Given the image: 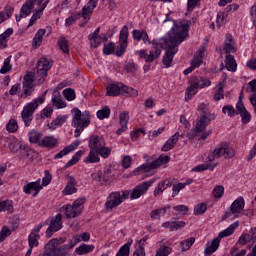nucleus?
Returning <instances> with one entry per match:
<instances>
[{
	"label": "nucleus",
	"instance_id": "nucleus-60",
	"mask_svg": "<svg viewBox=\"0 0 256 256\" xmlns=\"http://www.w3.org/2000/svg\"><path fill=\"white\" fill-rule=\"evenodd\" d=\"M238 115H240V117L242 119V123L244 125H247V123H249L251 121V114L247 110H244V111L238 113Z\"/></svg>",
	"mask_w": 256,
	"mask_h": 256
},
{
	"label": "nucleus",
	"instance_id": "nucleus-25",
	"mask_svg": "<svg viewBox=\"0 0 256 256\" xmlns=\"http://www.w3.org/2000/svg\"><path fill=\"white\" fill-rule=\"evenodd\" d=\"M226 69L229 71L235 72L237 71V61H235V57L231 54H228L225 59Z\"/></svg>",
	"mask_w": 256,
	"mask_h": 256
},
{
	"label": "nucleus",
	"instance_id": "nucleus-20",
	"mask_svg": "<svg viewBox=\"0 0 256 256\" xmlns=\"http://www.w3.org/2000/svg\"><path fill=\"white\" fill-rule=\"evenodd\" d=\"M123 84H109L106 88V94L108 97H117V95H121V91H123Z\"/></svg>",
	"mask_w": 256,
	"mask_h": 256
},
{
	"label": "nucleus",
	"instance_id": "nucleus-38",
	"mask_svg": "<svg viewBox=\"0 0 256 256\" xmlns=\"http://www.w3.org/2000/svg\"><path fill=\"white\" fill-rule=\"evenodd\" d=\"M65 215H66L67 219H75V217H77L78 215H81V214H80V212H78V210H76L74 208V206L67 205L65 208Z\"/></svg>",
	"mask_w": 256,
	"mask_h": 256
},
{
	"label": "nucleus",
	"instance_id": "nucleus-35",
	"mask_svg": "<svg viewBox=\"0 0 256 256\" xmlns=\"http://www.w3.org/2000/svg\"><path fill=\"white\" fill-rule=\"evenodd\" d=\"M45 33H47V30L45 29H39L38 32L36 33L34 39H33V43H34V47H41V43H43V37L45 35Z\"/></svg>",
	"mask_w": 256,
	"mask_h": 256
},
{
	"label": "nucleus",
	"instance_id": "nucleus-37",
	"mask_svg": "<svg viewBox=\"0 0 256 256\" xmlns=\"http://www.w3.org/2000/svg\"><path fill=\"white\" fill-rule=\"evenodd\" d=\"M22 155H26V157L29 159V161H35L37 159V156L39 155L35 150L31 148L23 147L21 150Z\"/></svg>",
	"mask_w": 256,
	"mask_h": 256
},
{
	"label": "nucleus",
	"instance_id": "nucleus-2",
	"mask_svg": "<svg viewBox=\"0 0 256 256\" xmlns=\"http://www.w3.org/2000/svg\"><path fill=\"white\" fill-rule=\"evenodd\" d=\"M132 37L134 41H143V43H149V45L152 44V48H154V52L150 51V53H147V50H138L135 52V55H138L140 59H144L145 63H153V61H157L159 57L161 56V49L157 48V43L155 41L149 40V34H147V31L145 30H133L132 31Z\"/></svg>",
	"mask_w": 256,
	"mask_h": 256
},
{
	"label": "nucleus",
	"instance_id": "nucleus-1",
	"mask_svg": "<svg viewBox=\"0 0 256 256\" xmlns=\"http://www.w3.org/2000/svg\"><path fill=\"white\" fill-rule=\"evenodd\" d=\"M170 23L172 28L167 33V36L158 40V45H160L161 49H165V54L162 58V63L169 69L171 67V63H173V58L179 51V45L188 39L189 37V27H191V21H180L175 22L172 18L169 17V14L166 15V19L164 20V24Z\"/></svg>",
	"mask_w": 256,
	"mask_h": 256
},
{
	"label": "nucleus",
	"instance_id": "nucleus-41",
	"mask_svg": "<svg viewBox=\"0 0 256 256\" xmlns=\"http://www.w3.org/2000/svg\"><path fill=\"white\" fill-rule=\"evenodd\" d=\"M194 243H195V238L191 237V238H188L184 241H181L180 242V247H181L183 252L189 251V249H191V247H193Z\"/></svg>",
	"mask_w": 256,
	"mask_h": 256
},
{
	"label": "nucleus",
	"instance_id": "nucleus-17",
	"mask_svg": "<svg viewBox=\"0 0 256 256\" xmlns=\"http://www.w3.org/2000/svg\"><path fill=\"white\" fill-rule=\"evenodd\" d=\"M80 144H81V141H79V140L74 141L72 144H70L69 146H67L63 150H61L59 153H57L54 156V159H63V157H65V155H69V153L75 151V149H77Z\"/></svg>",
	"mask_w": 256,
	"mask_h": 256
},
{
	"label": "nucleus",
	"instance_id": "nucleus-8",
	"mask_svg": "<svg viewBox=\"0 0 256 256\" xmlns=\"http://www.w3.org/2000/svg\"><path fill=\"white\" fill-rule=\"evenodd\" d=\"M224 157V159H233L235 157V149H233L229 143H220L213 151V155L208 156V161L213 163L215 159Z\"/></svg>",
	"mask_w": 256,
	"mask_h": 256
},
{
	"label": "nucleus",
	"instance_id": "nucleus-15",
	"mask_svg": "<svg viewBox=\"0 0 256 256\" xmlns=\"http://www.w3.org/2000/svg\"><path fill=\"white\" fill-rule=\"evenodd\" d=\"M153 183H155V180H149L142 182L140 185L136 186L130 195V199H139L141 195H145V193L149 191V187H151Z\"/></svg>",
	"mask_w": 256,
	"mask_h": 256
},
{
	"label": "nucleus",
	"instance_id": "nucleus-6",
	"mask_svg": "<svg viewBox=\"0 0 256 256\" xmlns=\"http://www.w3.org/2000/svg\"><path fill=\"white\" fill-rule=\"evenodd\" d=\"M45 95L47 92H44L41 96L34 99L33 102L26 104L21 112V118L25 125V127H30L33 121V113L39 105H43L45 103Z\"/></svg>",
	"mask_w": 256,
	"mask_h": 256
},
{
	"label": "nucleus",
	"instance_id": "nucleus-33",
	"mask_svg": "<svg viewBox=\"0 0 256 256\" xmlns=\"http://www.w3.org/2000/svg\"><path fill=\"white\" fill-rule=\"evenodd\" d=\"M64 243H67V238L65 237L53 238L44 247H61Z\"/></svg>",
	"mask_w": 256,
	"mask_h": 256
},
{
	"label": "nucleus",
	"instance_id": "nucleus-10",
	"mask_svg": "<svg viewBox=\"0 0 256 256\" xmlns=\"http://www.w3.org/2000/svg\"><path fill=\"white\" fill-rule=\"evenodd\" d=\"M171 161L170 156H163L161 155L156 160L152 161L150 164H142L140 167L136 168L132 175H139L140 173H149V171H153V169H157L161 167V165H167Z\"/></svg>",
	"mask_w": 256,
	"mask_h": 256
},
{
	"label": "nucleus",
	"instance_id": "nucleus-5",
	"mask_svg": "<svg viewBox=\"0 0 256 256\" xmlns=\"http://www.w3.org/2000/svg\"><path fill=\"white\" fill-rule=\"evenodd\" d=\"M88 147L90 152L84 159V163H99L101 158L97 156V152L101 151L102 147H105V139L99 135H91L88 140Z\"/></svg>",
	"mask_w": 256,
	"mask_h": 256
},
{
	"label": "nucleus",
	"instance_id": "nucleus-31",
	"mask_svg": "<svg viewBox=\"0 0 256 256\" xmlns=\"http://www.w3.org/2000/svg\"><path fill=\"white\" fill-rule=\"evenodd\" d=\"M39 239L41 236L35 232H31L28 236V245L30 248L39 247Z\"/></svg>",
	"mask_w": 256,
	"mask_h": 256
},
{
	"label": "nucleus",
	"instance_id": "nucleus-7",
	"mask_svg": "<svg viewBox=\"0 0 256 256\" xmlns=\"http://www.w3.org/2000/svg\"><path fill=\"white\" fill-rule=\"evenodd\" d=\"M237 227H239V221L234 222L228 228L221 231L218 234V237L214 238L212 240L210 245L207 244V247L205 249V255H207V256L213 255V253H215V251H217L219 249V244L221 243V239L233 235V233H235V230L237 229Z\"/></svg>",
	"mask_w": 256,
	"mask_h": 256
},
{
	"label": "nucleus",
	"instance_id": "nucleus-52",
	"mask_svg": "<svg viewBox=\"0 0 256 256\" xmlns=\"http://www.w3.org/2000/svg\"><path fill=\"white\" fill-rule=\"evenodd\" d=\"M96 153H97V157H99L100 155V157H103V159H107V157L111 155V149H109L104 145Z\"/></svg>",
	"mask_w": 256,
	"mask_h": 256
},
{
	"label": "nucleus",
	"instance_id": "nucleus-40",
	"mask_svg": "<svg viewBox=\"0 0 256 256\" xmlns=\"http://www.w3.org/2000/svg\"><path fill=\"white\" fill-rule=\"evenodd\" d=\"M215 167H217V163L214 164V165L200 164V165L195 166L194 168H192V171L196 172V173H201L202 171H207V169H210V171H213V169H215Z\"/></svg>",
	"mask_w": 256,
	"mask_h": 256
},
{
	"label": "nucleus",
	"instance_id": "nucleus-62",
	"mask_svg": "<svg viewBox=\"0 0 256 256\" xmlns=\"http://www.w3.org/2000/svg\"><path fill=\"white\" fill-rule=\"evenodd\" d=\"M20 219L18 215H14L12 219L9 221V225L12 231H15L19 227Z\"/></svg>",
	"mask_w": 256,
	"mask_h": 256
},
{
	"label": "nucleus",
	"instance_id": "nucleus-18",
	"mask_svg": "<svg viewBox=\"0 0 256 256\" xmlns=\"http://www.w3.org/2000/svg\"><path fill=\"white\" fill-rule=\"evenodd\" d=\"M77 180L75 176H69L65 189L63 190V195H73L77 193Z\"/></svg>",
	"mask_w": 256,
	"mask_h": 256
},
{
	"label": "nucleus",
	"instance_id": "nucleus-44",
	"mask_svg": "<svg viewBox=\"0 0 256 256\" xmlns=\"http://www.w3.org/2000/svg\"><path fill=\"white\" fill-rule=\"evenodd\" d=\"M67 116H58L55 120L49 124L50 129H55V127H61L63 123H66Z\"/></svg>",
	"mask_w": 256,
	"mask_h": 256
},
{
	"label": "nucleus",
	"instance_id": "nucleus-30",
	"mask_svg": "<svg viewBox=\"0 0 256 256\" xmlns=\"http://www.w3.org/2000/svg\"><path fill=\"white\" fill-rule=\"evenodd\" d=\"M85 201H87V198H85V196L78 198L77 200H75L72 204V207L75 208L76 211H78V213H83V209H85Z\"/></svg>",
	"mask_w": 256,
	"mask_h": 256
},
{
	"label": "nucleus",
	"instance_id": "nucleus-3",
	"mask_svg": "<svg viewBox=\"0 0 256 256\" xmlns=\"http://www.w3.org/2000/svg\"><path fill=\"white\" fill-rule=\"evenodd\" d=\"M198 110L201 113V116L196 120L195 128L192 129L191 132L187 134L188 139H195L202 133L200 139L205 140L209 135H211V130L205 131L207 129V125L211 123V118L207 116V108L205 107V103H202L198 106Z\"/></svg>",
	"mask_w": 256,
	"mask_h": 256
},
{
	"label": "nucleus",
	"instance_id": "nucleus-12",
	"mask_svg": "<svg viewBox=\"0 0 256 256\" xmlns=\"http://www.w3.org/2000/svg\"><path fill=\"white\" fill-rule=\"evenodd\" d=\"M245 209V199L243 197H238L230 206V209L225 212L222 216L221 221H225V219H229V217H233V215H237V213H241Z\"/></svg>",
	"mask_w": 256,
	"mask_h": 256
},
{
	"label": "nucleus",
	"instance_id": "nucleus-36",
	"mask_svg": "<svg viewBox=\"0 0 256 256\" xmlns=\"http://www.w3.org/2000/svg\"><path fill=\"white\" fill-rule=\"evenodd\" d=\"M41 145L47 148H53L57 145V139L53 136H46L42 139Z\"/></svg>",
	"mask_w": 256,
	"mask_h": 256
},
{
	"label": "nucleus",
	"instance_id": "nucleus-26",
	"mask_svg": "<svg viewBox=\"0 0 256 256\" xmlns=\"http://www.w3.org/2000/svg\"><path fill=\"white\" fill-rule=\"evenodd\" d=\"M201 58L194 56L193 59L191 60V66L187 69L184 70V75H189V73H193L197 67H201Z\"/></svg>",
	"mask_w": 256,
	"mask_h": 256
},
{
	"label": "nucleus",
	"instance_id": "nucleus-21",
	"mask_svg": "<svg viewBox=\"0 0 256 256\" xmlns=\"http://www.w3.org/2000/svg\"><path fill=\"white\" fill-rule=\"evenodd\" d=\"M180 134L179 132H176L174 135H172L168 141L162 146L161 151H164L167 153V151H171L177 145V142L179 141Z\"/></svg>",
	"mask_w": 256,
	"mask_h": 256
},
{
	"label": "nucleus",
	"instance_id": "nucleus-39",
	"mask_svg": "<svg viewBox=\"0 0 256 256\" xmlns=\"http://www.w3.org/2000/svg\"><path fill=\"white\" fill-rule=\"evenodd\" d=\"M58 47L60 51L64 52L66 55L69 54V41H67L65 37L58 39Z\"/></svg>",
	"mask_w": 256,
	"mask_h": 256
},
{
	"label": "nucleus",
	"instance_id": "nucleus-47",
	"mask_svg": "<svg viewBox=\"0 0 256 256\" xmlns=\"http://www.w3.org/2000/svg\"><path fill=\"white\" fill-rule=\"evenodd\" d=\"M52 105L57 107V109H64V107H66V104L61 98V95H57L52 98Z\"/></svg>",
	"mask_w": 256,
	"mask_h": 256
},
{
	"label": "nucleus",
	"instance_id": "nucleus-48",
	"mask_svg": "<svg viewBox=\"0 0 256 256\" xmlns=\"http://www.w3.org/2000/svg\"><path fill=\"white\" fill-rule=\"evenodd\" d=\"M19 129V125L17 124V120L10 119L6 125V130L8 133H15Z\"/></svg>",
	"mask_w": 256,
	"mask_h": 256
},
{
	"label": "nucleus",
	"instance_id": "nucleus-51",
	"mask_svg": "<svg viewBox=\"0 0 256 256\" xmlns=\"http://www.w3.org/2000/svg\"><path fill=\"white\" fill-rule=\"evenodd\" d=\"M226 17H227V13L218 12L217 19H216L217 27H222V25H225V23H227Z\"/></svg>",
	"mask_w": 256,
	"mask_h": 256
},
{
	"label": "nucleus",
	"instance_id": "nucleus-32",
	"mask_svg": "<svg viewBox=\"0 0 256 256\" xmlns=\"http://www.w3.org/2000/svg\"><path fill=\"white\" fill-rule=\"evenodd\" d=\"M197 89H199V86L194 82L191 83V85L186 89V97L185 101H191V98L193 95L197 93Z\"/></svg>",
	"mask_w": 256,
	"mask_h": 256
},
{
	"label": "nucleus",
	"instance_id": "nucleus-22",
	"mask_svg": "<svg viewBox=\"0 0 256 256\" xmlns=\"http://www.w3.org/2000/svg\"><path fill=\"white\" fill-rule=\"evenodd\" d=\"M185 225V221H167L162 224V227L169 229V231H179V229H183Z\"/></svg>",
	"mask_w": 256,
	"mask_h": 256
},
{
	"label": "nucleus",
	"instance_id": "nucleus-9",
	"mask_svg": "<svg viewBox=\"0 0 256 256\" xmlns=\"http://www.w3.org/2000/svg\"><path fill=\"white\" fill-rule=\"evenodd\" d=\"M51 69V62L47 58L42 57L37 61L36 72L34 73V78L38 85H43L45 79H47V73Z\"/></svg>",
	"mask_w": 256,
	"mask_h": 256
},
{
	"label": "nucleus",
	"instance_id": "nucleus-13",
	"mask_svg": "<svg viewBox=\"0 0 256 256\" xmlns=\"http://www.w3.org/2000/svg\"><path fill=\"white\" fill-rule=\"evenodd\" d=\"M63 215L58 213L55 217L51 218L49 222V227L46 230V237L51 238L53 237V233H57L60 229H63Z\"/></svg>",
	"mask_w": 256,
	"mask_h": 256
},
{
	"label": "nucleus",
	"instance_id": "nucleus-61",
	"mask_svg": "<svg viewBox=\"0 0 256 256\" xmlns=\"http://www.w3.org/2000/svg\"><path fill=\"white\" fill-rule=\"evenodd\" d=\"M39 139H41V135L39 132L32 130L29 132V141L30 143H39Z\"/></svg>",
	"mask_w": 256,
	"mask_h": 256
},
{
	"label": "nucleus",
	"instance_id": "nucleus-16",
	"mask_svg": "<svg viewBox=\"0 0 256 256\" xmlns=\"http://www.w3.org/2000/svg\"><path fill=\"white\" fill-rule=\"evenodd\" d=\"M41 189H43V186H41V180H37L36 182H30L24 185L23 191L26 195H31V192L34 191V193H32V196L37 197Z\"/></svg>",
	"mask_w": 256,
	"mask_h": 256
},
{
	"label": "nucleus",
	"instance_id": "nucleus-43",
	"mask_svg": "<svg viewBox=\"0 0 256 256\" xmlns=\"http://www.w3.org/2000/svg\"><path fill=\"white\" fill-rule=\"evenodd\" d=\"M109 115H111V109L109 106H104L102 109L97 111L98 119H109Z\"/></svg>",
	"mask_w": 256,
	"mask_h": 256
},
{
	"label": "nucleus",
	"instance_id": "nucleus-45",
	"mask_svg": "<svg viewBox=\"0 0 256 256\" xmlns=\"http://www.w3.org/2000/svg\"><path fill=\"white\" fill-rule=\"evenodd\" d=\"M194 82L200 89H203L205 87H209L211 85V80L207 77H200V79L194 78Z\"/></svg>",
	"mask_w": 256,
	"mask_h": 256
},
{
	"label": "nucleus",
	"instance_id": "nucleus-24",
	"mask_svg": "<svg viewBox=\"0 0 256 256\" xmlns=\"http://www.w3.org/2000/svg\"><path fill=\"white\" fill-rule=\"evenodd\" d=\"M48 3L49 0H45V2L35 10L34 14L30 18L29 27H31V25H33L37 19L41 18V15H43V11H45V7H47Z\"/></svg>",
	"mask_w": 256,
	"mask_h": 256
},
{
	"label": "nucleus",
	"instance_id": "nucleus-50",
	"mask_svg": "<svg viewBox=\"0 0 256 256\" xmlns=\"http://www.w3.org/2000/svg\"><path fill=\"white\" fill-rule=\"evenodd\" d=\"M33 81V74H26L23 78V87H29V89H33Z\"/></svg>",
	"mask_w": 256,
	"mask_h": 256
},
{
	"label": "nucleus",
	"instance_id": "nucleus-23",
	"mask_svg": "<svg viewBox=\"0 0 256 256\" xmlns=\"http://www.w3.org/2000/svg\"><path fill=\"white\" fill-rule=\"evenodd\" d=\"M99 0H89L86 6L82 8V17H84L85 21H89V17L87 15H91L93 13V9L97 7V3Z\"/></svg>",
	"mask_w": 256,
	"mask_h": 256
},
{
	"label": "nucleus",
	"instance_id": "nucleus-58",
	"mask_svg": "<svg viewBox=\"0 0 256 256\" xmlns=\"http://www.w3.org/2000/svg\"><path fill=\"white\" fill-rule=\"evenodd\" d=\"M222 112L224 115H228V117H235V114L237 113L235 111V108H233L231 105H226L222 108Z\"/></svg>",
	"mask_w": 256,
	"mask_h": 256
},
{
	"label": "nucleus",
	"instance_id": "nucleus-64",
	"mask_svg": "<svg viewBox=\"0 0 256 256\" xmlns=\"http://www.w3.org/2000/svg\"><path fill=\"white\" fill-rule=\"evenodd\" d=\"M171 254V248L168 246H162L157 252L155 256H167Z\"/></svg>",
	"mask_w": 256,
	"mask_h": 256
},
{
	"label": "nucleus",
	"instance_id": "nucleus-56",
	"mask_svg": "<svg viewBox=\"0 0 256 256\" xmlns=\"http://www.w3.org/2000/svg\"><path fill=\"white\" fill-rule=\"evenodd\" d=\"M167 213V208L153 210L150 214L151 219H160L161 215Z\"/></svg>",
	"mask_w": 256,
	"mask_h": 256
},
{
	"label": "nucleus",
	"instance_id": "nucleus-46",
	"mask_svg": "<svg viewBox=\"0 0 256 256\" xmlns=\"http://www.w3.org/2000/svg\"><path fill=\"white\" fill-rule=\"evenodd\" d=\"M13 69V66L11 65V56H9L7 59L4 60L3 66L0 69V73L2 75H5V73H9Z\"/></svg>",
	"mask_w": 256,
	"mask_h": 256
},
{
	"label": "nucleus",
	"instance_id": "nucleus-11",
	"mask_svg": "<svg viewBox=\"0 0 256 256\" xmlns=\"http://www.w3.org/2000/svg\"><path fill=\"white\" fill-rule=\"evenodd\" d=\"M129 39V27L127 25L123 26L119 35V47L115 51L116 57H123L125 51H127V40Z\"/></svg>",
	"mask_w": 256,
	"mask_h": 256
},
{
	"label": "nucleus",
	"instance_id": "nucleus-55",
	"mask_svg": "<svg viewBox=\"0 0 256 256\" xmlns=\"http://www.w3.org/2000/svg\"><path fill=\"white\" fill-rule=\"evenodd\" d=\"M207 211V204L200 203L194 208V215H203Z\"/></svg>",
	"mask_w": 256,
	"mask_h": 256
},
{
	"label": "nucleus",
	"instance_id": "nucleus-53",
	"mask_svg": "<svg viewBox=\"0 0 256 256\" xmlns=\"http://www.w3.org/2000/svg\"><path fill=\"white\" fill-rule=\"evenodd\" d=\"M225 193V187L218 185L213 189V197L215 199H221L223 197V194Z\"/></svg>",
	"mask_w": 256,
	"mask_h": 256
},
{
	"label": "nucleus",
	"instance_id": "nucleus-34",
	"mask_svg": "<svg viewBox=\"0 0 256 256\" xmlns=\"http://www.w3.org/2000/svg\"><path fill=\"white\" fill-rule=\"evenodd\" d=\"M85 155V150H79L65 165L66 168L73 167L76 163H79V159Z\"/></svg>",
	"mask_w": 256,
	"mask_h": 256
},
{
	"label": "nucleus",
	"instance_id": "nucleus-54",
	"mask_svg": "<svg viewBox=\"0 0 256 256\" xmlns=\"http://www.w3.org/2000/svg\"><path fill=\"white\" fill-rule=\"evenodd\" d=\"M64 97L67 101H75V90L73 88H67L63 91Z\"/></svg>",
	"mask_w": 256,
	"mask_h": 256
},
{
	"label": "nucleus",
	"instance_id": "nucleus-42",
	"mask_svg": "<svg viewBox=\"0 0 256 256\" xmlns=\"http://www.w3.org/2000/svg\"><path fill=\"white\" fill-rule=\"evenodd\" d=\"M4 211L6 213H13V203L9 200L0 202V213Z\"/></svg>",
	"mask_w": 256,
	"mask_h": 256
},
{
	"label": "nucleus",
	"instance_id": "nucleus-29",
	"mask_svg": "<svg viewBox=\"0 0 256 256\" xmlns=\"http://www.w3.org/2000/svg\"><path fill=\"white\" fill-rule=\"evenodd\" d=\"M94 249H95L94 245L82 244L75 249V253L77 255H87V253H91Z\"/></svg>",
	"mask_w": 256,
	"mask_h": 256
},
{
	"label": "nucleus",
	"instance_id": "nucleus-49",
	"mask_svg": "<svg viewBox=\"0 0 256 256\" xmlns=\"http://www.w3.org/2000/svg\"><path fill=\"white\" fill-rule=\"evenodd\" d=\"M253 241V236H251L250 234L244 233L242 234L239 239H238V245H247V243Z\"/></svg>",
	"mask_w": 256,
	"mask_h": 256
},
{
	"label": "nucleus",
	"instance_id": "nucleus-28",
	"mask_svg": "<svg viewBox=\"0 0 256 256\" xmlns=\"http://www.w3.org/2000/svg\"><path fill=\"white\" fill-rule=\"evenodd\" d=\"M131 245H133V239H128L127 243L124 244L116 254V256H129L131 252Z\"/></svg>",
	"mask_w": 256,
	"mask_h": 256
},
{
	"label": "nucleus",
	"instance_id": "nucleus-59",
	"mask_svg": "<svg viewBox=\"0 0 256 256\" xmlns=\"http://www.w3.org/2000/svg\"><path fill=\"white\" fill-rule=\"evenodd\" d=\"M104 55H112V53H115V43L110 42L107 45H104L103 48Z\"/></svg>",
	"mask_w": 256,
	"mask_h": 256
},
{
	"label": "nucleus",
	"instance_id": "nucleus-19",
	"mask_svg": "<svg viewBox=\"0 0 256 256\" xmlns=\"http://www.w3.org/2000/svg\"><path fill=\"white\" fill-rule=\"evenodd\" d=\"M168 187H173V182H171V180L166 179L164 181H161L154 189V197H161V195H163V191H165V189H167Z\"/></svg>",
	"mask_w": 256,
	"mask_h": 256
},
{
	"label": "nucleus",
	"instance_id": "nucleus-4",
	"mask_svg": "<svg viewBox=\"0 0 256 256\" xmlns=\"http://www.w3.org/2000/svg\"><path fill=\"white\" fill-rule=\"evenodd\" d=\"M71 113L73 115L72 127L75 128L74 136L81 137V133H83L84 129L91 125V112H81L79 108L75 107L71 110Z\"/></svg>",
	"mask_w": 256,
	"mask_h": 256
},
{
	"label": "nucleus",
	"instance_id": "nucleus-14",
	"mask_svg": "<svg viewBox=\"0 0 256 256\" xmlns=\"http://www.w3.org/2000/svg\"><path fill=\"white\" fill-rule=\"evenodd\" d=\"M119 205H121V192L116 191L109 194L104 204V208L109 212L119 207Z\"/></svg>",
	"mask_w": 256,
	"mask_h": 256
},
{
	"label": "nucleus",
	"instance_id": "nucleus-63",
	"mask_svg": "<svg viewBox=\"0 0 256 256\" xmlns=\"http://www.w3.org/2000/svg\"><path fill=\"white\" fill-rule=\"evenodd\" d=\"M11 235V229L7 226H3L1 231H0V238L2 241H5L7 237Z\"/></svg>",
	"mask_w": 256,
	"mask_h": 256
},
{
	"label": "nucleus",
	"instance_id": "nucleus-57",
	"mask_svg": "<svg viewBox=\"0 0 256 256\" xmlns=\"http://www.w3.org/2000/svg\"><path fill=\"white\" fill-rule=\"evenodd\" d=\"M81 16H83V12L68 17V18L65 20V25H66L67 27L73 25V23H75V21H77V19H81Z\"/></svg>",
	"mask_w": 256,
	"mask_h": 256
},
{
	"label": "nucleus",
	"instance_id": "nucleus-27",
	"mask_svg": "<svg viewBox=\"0 0 256 256\" xmlns=\"http://www.w3.org/2000/svg\"><path fill=\"white\" fill-rule=\"evenodd\" d=\"M109 179H111V169L105 168L103 172H98L97 181L99 183H108Z\"/></svg>",
	"mask_w": 256,
	"mask_h": 256
}]
</instances>
